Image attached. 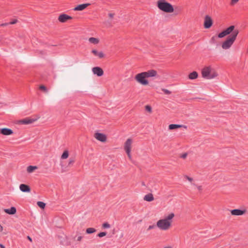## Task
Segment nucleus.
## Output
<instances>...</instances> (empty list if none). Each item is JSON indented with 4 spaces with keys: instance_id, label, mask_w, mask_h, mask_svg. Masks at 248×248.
<instances>
[{
    "instance_id": "nucleus-11",
    "label": "nucleus",
    "mask_w": 248,
    "mask_h": 248,
    "mask_svg": "<svg viewBox=\"0 0 248 248\" xmlns=\"http://www.w3.org/2000/svg\"><path fill=\"white\" fill-rule=\"evenodd\" d=\"M108 15V19L107 21L104 22V24L107 27H111V20L113 19L115 14L113 12H109Z\"/></svg>"
},
{
    "instance_id": "nucleus-9",
    "label": "nucleus",
    "mask_w": 248,
    "mask_h": 248,
    "mask_svg": "<svg viewBox=\"0 0 248 248\" xmlns=\"http://www.w3.org/2000/svg\"><path fill=\"white\" fill-rule=\"evenodd\" d=\"M94 138L102 142H106L107 141V136L101 133L96 132L94 134Z\"/></svg>"
},
{
    "instance_id": "nucleus-2",
    "label": "nucleus",
    "mask_w": 248,
    "mask_h": 248,
    "mask_svg": "<svg viewBox=\"0 0 248 248\" xmlns=\"http://www.w3.org/2000/svg\"><path fill=\"white\" fill-rule=\"evenodd\" d=\"M175 217L173 213H170L164 218L156 222V226L162 231H167L172 226L173 219Z\"/></svg>"
},
{
    "instance_id": "nucleus-5",
    "label": "nucleus",
    "mask_w": 248,
    "mask_h": 248,
    "mask_svg": "<svg viewBox=\"0 0 248 248\" xmlns=\"http://www.w3.org/2000/svg\"><path fill=\"white\" fill-rule=\"evenodd\" d=\"M157 6L160 10L166 13H171L174 11L173 6L166 0H158Z\"/></svg>"
},
{
    "instance_id": "nucleus-4",
    "label": "nucleus",
    "mask_w": 248,
    "mask_h": 248,
    "mask_svg": "<svg viewBox=\"0 0 248 248\" xmlns=\"http://www.w3.org/2000/svg\"><path fill=\"white\" fill-rule=\"evenodd\" d=\"M239 33L238 30L234 31L230 36H229L221 44V47L224 50L229 49L235 42Z\"/></svg>"
},
{
    "instance_id": "nucleus-37",
    "label": "nucleus",
    "mask_w": 248,
    "mask_h": 248,
    "mask_svg": "<svg viewBox=\"0 0 248 248\" xmlns=\"http://www.w3.org/2000/svg\"><path fill=\"white\" fill-rule=\"evenodd\" d=\"M74 162V161L73 159H70L68 162V165H70L71 164H72Z\"/></svg>"
},
{
    "instance_id": "nucleus-12",
    "label": "nucleus",
    "mask_w": 248,
    "mask_h": 248,
    "mask_svg": "<svg viewBox=\"0 0 248 248\" xmlns=\"http://www.w3.org/2000/svg\"><path fill=\"white\" fill-rule=\"evenodd\" d=\"M92 71L94 75L98 77H101L104 75V71L100 67H94L92 68Z\"/></svg>"
},
{
    "instance_id": "nucleus-21",
    "label": "nucleus",
    "mask_w": 248,
    "mask_h": 248,
    "mask_svg": "<svg viewBox=\"0 0 248 248\" xmlns=\"http://www.w3.org/2000/svg\"><path fill=\"white\" fill-rule=\"evenodd\" d=\"M89 41L93 45H97L100 42L99 39L95 37H90L89 38Z\"/></svg>"
},
{
    "instance_id": "nucleus-34",
    "label": "nucleus",
    "mask_w": 248,
    "mask_h": 248,
    "mask_svg": "<svg viewBox=\"0 0 248 248\" xmlns=\"http://www.w3.org/2000/svg\"><path fill=\"white\" fill-rule=\"evenodd\" d=\"M82 239H83V236L79 235L77 236V241L78 242H80L82 241Z\"/></svg>"
},
{
    "instance_id": "nucleus-30",
    "label": "nucleus",
    "mask_w": 248,
    "mask_h": 248,
    "mask_svg": "<svg viewBox=\"0 0 248 248\" xmlns=\"http://www.w3.org/2000/svg\"><path fill=\"white\" fill-rule=\"evenodd\" d=\"M106 235H107V233L106 232H101L97 234V236L101 238V237H103L106 236Z\"/></svg>"
},
{
    "instance_id": "nucleus-45",
    "label": "nucleus",
    "mask_w": 248,
    "mask_h": 248,
    "mask_svg": "<svg viewBox=\"0 0 248 248\" xmlns=\"http://www.w3.org/2000/svg\"><path fill=\"white\" fill-rule=\"evenodd\" d=\"M39 53H41V54H43V51H39Z\"/></svg>"
},
{
    "instance_id": "nucleus-35",
    "label": "nucleus",
    "mask_w": 248,
    "mask_h": 248,
    "mask_svg": "<svg viewBox=\"0 0 248 248\" xmlns=\"http://www.w3.org/2000/svg\"><path fill=\"white\" fill-rule=\"evenodd\" d=\"M17 22V20L15 19L9 23L10 24H15Z\"/></svg>"
},
{
    "instance_id": "nucleus-18",
    "label": "nucleus",
    "mask_w": 248,
    "mask_h": 248,
    "mask_svg": "<svg viewBox=\"0 0 248 248\" xmlns=\"http://www.w3.org/2000/svg\"><path fill=\"white\" fill-rule=\"evenodd\" d=\"M89 5H90L89 3H84L82 4H80L76 6L74 8V11H82L84 9H86Z\"/></svg>"
},
{
    "instance_id": "nucleus-42",
    "label": "nucleus",
    "mask_w": 248,
    "mask_h": 248,
    "mask_svg": "<svg viewBox=\"0 0 248 248\" xmlns=\"http://www.w3.org/2000/svg\"><path fill=\"white\" fill-rule=\"evenodd\" d=\"M8 24V23H4V24H2L1 25L2 26H6Z\"/></svg>"
},
{
    "instance_id": "nucleus-31",
    "label": "nucleus",
    "mask_w": 248,
    "mask_h": 248,
    "mask_svg": "<svg viewBox=\"0 0 248 248\" xmlns=\"http://www.w3.org/2000/svg\"><path fill=\"white\" fill-rule=\"evenodd\" d=\"M162 91L166 94H171V92L166 89H162Z\"/></svg>"
},
{
    "instance_id": "nucleus-15",
    "label": "nucleus",
    "mask_w": 248,
    "mask_h": 248,
    "mask_svg": "<svg viewBox=\"0 0 248 248\" xmlns=\"http://www.w3.org/2000/svg\"><path fill=\"white\" fill-rule=\"evenodd\" d=\"M19 188L20 191L24 193H30L31 191L30 187L26 184H20L19 185Z\"/></svg>"
},
{
    "instance_id": "nucleus-38",
    "label": "nucleus",
    "mask_w": 248,
    "mask_h": 248,
    "mask_svg": "<svg viewBox=\"0 0 248 248\" xmlns=\"http://www.w3.org/2000/svg\"><path fill=\"white\" fill-rule=\"evenodd\" d=\"M154 227H155L154 225H150L149 226L148 230H150L153 229L154 228Z\"/></svg>"
},
{
    "instance_id": "nucleus-19",
    "label": "nucleus",
    "mask_w": 248,
    "mask_h": 248,
    "mask_svg": "<svg viewBox=\"0 0 248 248\" xmlns=\"http://www.w3.org/2000/svg\"><path fill=\"white\" fill-rule=\"evenodd\" d=\"M4 212L9 215H14L16 212V209L15 207H12L10 209H4Z\"/></svg>"
},
{
    "instance_id": "nucleus-36",
    "label": "nucleus",
    "mask_w": 248,
    "mask_h": 248,
    "mask_svg": "<svg viewBox=\"0 0 248 248\" xmlns=\"http://www.w3.org/2000/svg\"><path fill=\"white\" fill-rule=\"evenodd\" d=\"M196 187L198 190L199 191H202V186H197Z\"/></svg>"
},
{
    "instance_id": "nucleus-16",
    "label": "nucleus",
    "mask_w": 248,
    "mask_h": 248,
    "mask_svg": "<svg viewBox=\"0 0 248 248\" xmlns=\"http://www.w3.org/2000/svg\"><path fill=\"white\" fill-rule=\"evenodd\" d=\"M92 53L99 59H103L105 57V54L102 51H98L96 49H93Z\"/></svg>"
},
{
    "instance_id": "nucleus-7",
    "label": "nucleus",
    "mask_w": 248,
    "mask_h": 248,
    "mask_svg": "<svg viewBox=\"0 0 248 248\" xmlns=\"http://www.w3.org/2000/svg\"><path fill=\"white\" fill-rule=\"evenodd\" d=\"M236 30V29H235V26L232 25L219 33L218 34V37L220 38H223L225 36L230 34L232 32L233 33L234 31Z\"/></svg>"
},
{
    "instance_id": "nucleus-20",
    "label": "nucleus",
    "mask_w": 248,
    "mask_h": 248,
    "mask_svg": "<svg viewBox=\"0 0 248 248\" xmlns=\"http://www.w3.org/2000/svg\"><path fill=\"white\" fill-rule=\"evenodd\" d=\"M38 169V167L36 166H29L27 167V171L29 173L33 172Z\"/></svg>"
},
{
    "instance_id": "nucleus-24",
    "label": "nucleus",
    "mask_w": 248,
    "mask_h": 248,
    "mask_svg": "<svg viewBox=\"0 0 248 248\" xmlns=\"http://www.w3.org/2000/svg\"><path fill=\"white\" fill-rule=\"evenodd\" d=\"M69 151L67 150H65L61 156V159L63 160L66 159L69 157Z\"/></svg>"
},
{
    "instance_id": "nucleus-33",
    "label": "nucleus",
    "mask_w": 248,
    "mask_h": 248,
    "mask_svg": "<svg viewBox=\"0 0 248 248\" xmlns=\"http://www.w3.org/2000/svg\"><path fill=\"white\" fill-rule=\"evenodd\" d=\"M39 88H40V90H42L44 91L45 92H47L46 88L45 86H44V85H41L40 86Z\"/></svg>"
},
{
    "instance_id": "nucleus-23",
    "label": "nucleus",
    "mask_w": 248,
    "mask_h": 248,
    "mask_svg": "<svg viewBox=\"0 0 248 248\" xmlns=\"http://www.w3.org/2000/svg\"><path fill=\"white\" fill-rule=\"evenodd\" d=\"M198 73L196 71L192 72L190 73L188 75V78L190 79H194L198 78Z\"/></svg>"
},
{
    "instance_id": "nucleus-8",
    "label": "nucleus",
    "mask_w": 248,
    "mask_h": 248,
    "mask_svg": "<svg viewBox=\"0 0 248 248\" xmlns=\"http://www.w3.org/2000/svg\"><path fill=\"white\" fill-rule=\"evenodd\" d=\"M36 120L26 118L25 119L17 120L15 124L17 125H27L30 124L34 122Z\"/></svg>"
},
{
    "instance_id": "nucleus-22",
    "label": "nucleus",
    "mask_w": 248,
    "mask_h": 248,
    "mask_svg": "<svg viewBox=\"0 0 248 248\" xmlns=\"http://www.w3.org/2000/svg\"><path fill=\"white\" fill-rule=\"evenodd\" d=\"M144 201H147V202H152L154 201V198L152 194H148L146 195L143 198Z\"/></svg>"
},
{
    "instance_id": "nucleus-14",
    "label": "nucleus",
    "mask_w": 248,
    "mask_h": 248,
    "mask_svg": "<svg viewBox=\"0 0 248 248\" xmlns=\"http://www.w3.org/2000/svg\"><path fill=\"white\" fill-rule=\"evenodd\" d=\"M246 212V210L233 209L231 211V213L232 216H242Z\"/></svg>"
},
{
    "instance_id": "nucleus-25",
    "label": "nucleus",
    "mask_w": 248,
    "mask_h": 248,
    "mask_svg": "<svg viewBox=\"0 0 248 248\" xmlns=\"http://www.w3.org/2000/svg\"><path fill=\"white\" fill-rule=\"evenodd\" d=\"M182 127V125L180 124H171L169 125V129L170 130H173Z\"/></svg>"
},
{
    "instance_id": "nucleus-44",
    "label": "nucleus",
    "mask_w": 248,
    "mask_h": 248,
    "mask_svg": "<svg viewBox=\"0 0 248 248\" xmlns=\"http://www.w3.org/2000/svg\"><path fill=\"white\" fill-rule=\"evenodd\" d=\"M28 238L30 241H31V239L30 237L28 236Z\"/></svg>"
},
{
    "instance_id": "nucleus-29",
    "label": "nucleus",
    "mask_w": 248,
    "mask_h": 248,
    "mask_svg": "<svg viewBox=\"0 0 248 248\" xmlns=\"http://www.w3.org/2000/svg\"><path fill=\"white\" fill-rule=\"evenodd\" d=\"M102 227L105 229H108L110 227V225L108 222H105L102 224Z\"/></svg>"
},
{
    "instance_id": "nucleus-26",
    "label": "nucleus",
    "mask_w": 248,
    "mask_h": 248,
    "mask_svg": "<svg viewBox=\"0 0 248 248\" xmlns=\"http://www.w3.org/2000/svg\"><path fill=\"white\" fill-rule=\"evenodd\" d=\"M96 230L93 228H88L86 230V233L87 234H92L96 232Z\"/></svg>"
},
{
    "instance_id": "nucleus-1",
    "label": "nucleus",
    "mask_w": 248,
    "mask_h": 248,
    "mask_svg": "<svg viewBox=\"0 0 248 248\" xmlns=\"http://www.w3.org/2000/svg\"><path fill=\"white\" fill-rule=\"evenodd\" d=\"M158 76L157 72L154 69L139 73L135 75L134 79L137 83L142 86H147L149 84V78H156Z\"/></svg>"
},
{
    "instance_id": "nucleus-32",
    "label": "nucleus",
    "mask_w": 248,
    "mask_h": 248,
    "mask_svg": "<svg viewBox=\"0 0 248 248\" xmlns=\"http://www.w3.org/2000/svg\"><path fill=\"white\" fill-rule=\"evenodd\" d=\"M239 0H231L230 4L232 6L235 5L236 3L239 1Z\"/></svg>"
},
{
    "instance_id": "nucleus-10",
    "label": "nucleus",
    "mask_w": 248,
    "mask_h": 248,
    "mask_svg": "<svg viewBox=\"0 0 248 248\" xmlns=\"http://www.w3.org/2000/svg\"><path fill=\"white\" fill-rule=\"evenodd\" d=\"M213 24V21L211 17L207 15L204 17V27L205 29L210 28Z\"/></svg>"
},
{
    "instance_id": "nucleus-39",
    "label": "nucleus",
    "mask_w": 248,
    "mask_h": 248,
    "mask_svg": "<svg viewBox=\"0 0 248 248\" xmlns=\"http://www.w3.org/2000/svg\"><path fill=\"white\" fill-rule=\"evenodd\" d=\"M187 179L190 182H191L193 180V179L192 178H190V177H187Z\"/></svg>"
},
{
    "instance_id": "nucleus-40",
    "label": "nucleus",
    "mask_w": 248,
    "mask_h": 248,
    "mask_svg": "<svg viewBox=\"0 0 248 248\" xmlns=\"http://www.w3.org/2000/svg\"><path fill=\"white\" fill-rule=\"evenodd\" d=\"M187 156V154H185L184 155H182V157L183 158H185Z\"/></svg>"
},
{
    "instance_id": "nucleus-41",
    "label": "nucleus",
    "mask_w": 248,
    "mask_h": 248,
    "mask_svg": "<svg viewBox=\"0 0 248 248\" xmlns=\"http://www.w3.org/2000/svg\"><path fill=\"white\" fill-rule=\"evenodd\" d=\"M0 247L1 248H5V247L2 244H0Z\"/></svg>"
},
{
    "instance_id": "nucleus-3",
    "label": "nucleus",
    "mask_w": 248,
    "mask_h": 248,
    "mask_svg": "<svg viewBox=\"0 0 248 248\" xmlns=\"http://www.w3.org/2000/svg\"><path fill=\"white\" fill-rule=\"evenodd\" d=\"M202 76L206 79H212L218 76L217 70L211 65H205L201 70Z\"/></svg>"
},
{
    "instance_id": "nucleus-13",
    "label": "nucleus",
    "mask_w": 248,
    "mask_h": 248,
    "mask_svg": "<svg viewBox=\"0 0 248 248\" xmlns=\"http://www.w3.org/2000/svg\"><path fill=\"white\" fill-rule=\"evenodd\" d=\"M72 17L66 14H62L59 16L58 20L61 23L66 22L67 20L72 19Z\"/></svg>"
},
{
    "instance_id": "nucleus-28",
    "label": "nucleus",
    "mask_w": 248,
    "mask_h": 248,
    "mask_svg": "<svg viewBox=\"0 0 248 248\" xmlns=\"http://www.w3.org/2000/svg\"><path fill=\"white\" fill-rule=\"evenodd\" d=\"M145 109L146 111H147L148 112H149V113H152V108L151 106H150L149 105H146L145 107Z\"/></svg>"
},
{
    "instance_id": "nucleus-17",
    "label": "nucleus",
    "mask_w": 248,
    "mask_h": 248,
    "mask_svg": "<svg viewBox=\"0 0 248 248\" xmlns=\"http://www.w3.org/2000/svg\"><path fill=\"white\" fill-rule=\"evenodd\" d=\"M13 133V131L12 130L7 128H3L0 129V134H1L3 135L8 136L12 135Z\"/></svg>"
},
{
    "instance_id": "nucleus-43",
    "label": "nucleus",
    "mask_w": 248,
    "mask_h": 248,
    "mask_svg": "<svg viewBox=\"0 0 248 248\" xmlns=\"http://www.w3.org/2000/svg\"><path fill=\"white\" fill-rule=\"evenodd\" d=\"M163 248H171L170 247H164Z\"/></svg>"
},
{
    "instance_id": "nucleus-27",
    "label": "nucleus",
    "mask_w": 248,
    "mask_h": 248,
    "mask_svg": "<svg viewBox=\"0 0 248 248\" xmlns=\"http://www.w3.org/2000/svg\"><path fill=\"white\" fill-rule=\"evenodd\" d=\"M37 205L42 209H44L46 206V204L42 202H37Z\"/></svg>"
},
{
    "instance_id": "nucleus-6",
    "label": "nucleus",
    "mask_w": 248,
    "mask_h": 248,
    "mask_svg": "<svg viewBox=\"0 0 248 248\" xmlns=\"http://www.w3.org/2000/svg\"><path fill=\"white\" fill-rule=\"evenodd\" d=\"M133 142V140L131 138H128L126 140V141L124 143V150L125 152H126L128 158L130 160H131V159H132V155H131V152Z\"/></svg>"
}]
</instances>
